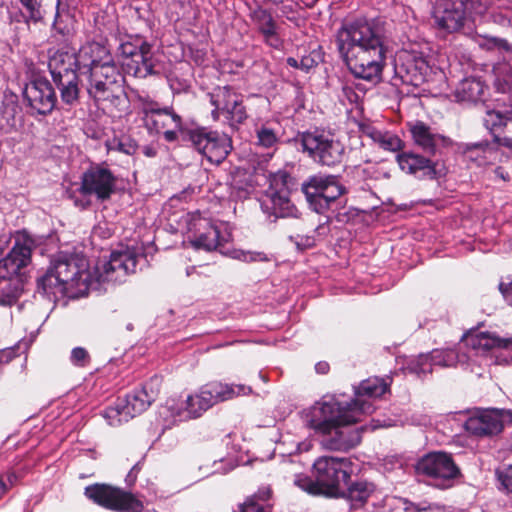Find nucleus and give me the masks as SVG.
Wrapping results in <instances>:
<instances>
[{
    "label": "nucleus",
    "instance_id": "obj_1",
    "mask_svg": "<svg viewBox=\"0 0 512 512\" xmlns=\"http://www.w3.org/2000/svg\"><path fill=\"white\" fill-rule=\"evenodd\" d=\"M334 43L339 58L355 78L375 84L382 81L389 41L380 21L346 19L336 30Z\"/></svg>",
    "mask_w": 512,
    "mask_h": 512
},
{
    "label": "nucleus",
    "instance_id": "obj_2",
    "mask_svg": "<svg viewBox=\"0 0 512 512\" xmlns=\"http://www.w3.org/2000/svg\"><path fill=\"white\" fill-rule=\"evenodd\" d=\"M7 241L0 239V255L3 253ZM37 241L27 231L18 232L10 252L0 259V305L10 306L18 297L19 280L22 270L31 263L32 251Z\"/></svg>",
    "mask_w": 512,
    "mask_h": 512
},
{
    "label": "nucleus",
    "instance_id": "obj_3",
    "mask_svg": "<svg viewBox=\"0 0 512 512\" xmlns=\"http://www.w3.org/2000/svg\"><path fill=\"white\" fill-rule=\"evenodd\" d=\"M365 412V404L358 399L341 403L331 398L312 407L309 427L323 435L331 434L336 428L357 423Z\"/></svg>",
    "mask_w": 512,
    "mask_h": 512
},
{
    "label": "nucleus",
    "instance_id": "obj_4",
    "mask_svg": "<svg viewBox=\"0 0 512 512\" xmlns=\"http://www.w3.org/2000/svg\"><path fill=\"white\" fill-rule=\"evenodd\" d=\"M86 79V90L95 104L118 105L124 94L123 80L117 65H101L81 74Z\"/></svg>",
    "mask_w": 512,
    "mask_h": 512
},
{
    "label": "nucleus",
    "instance_id": "obj_5",
    "mask_svg": "<svg viewBox=\"0 0 512 512\" xmlns=\"http://www.w3.org/2000/svg\"><path fill=\"white\" fill-rule=\"evenodd\" d=\"M117 53L125 60L122 65L127 74L140 79L158 74L152 57V44L144 36L125 35L120 39Z\"/></svg>",
    "mask_w": 512,
    "mask_h": 512
},
{
    "label": "nucleus",
    "instance_id": "obj_6",
    "mask_svg": "<svg viewBox=\"0 0 512 512\" xmlns=\"http://www.w3.org/2000/svg\"><path fill=\"white\" fill-rule=\"evenodd\" d=\"M301 191L309 207L318 214L326 213L344 194L346 187L340 182V176L332 174H314L302 184Z\"/></svg>",
    "mask_w": 512,
    "mask_h": 512
},
{
    "label": "nucleus",
    "instance_id": "obj_7",
    "mask_svg": "<svg viewBox=\"0 0 512 512\" xmlns=\"http://www.w3.org/2000/svg\"><path fill=\"white\" fill-rule=\"evenodd\" d=\"M352 473L348 458L322 456L313 464V475L318 481L321 495L338 496L347 486Z\"/></svg>",
    "mask_w": 512,
    "mask_h": 512
},
{
    "label": "nucleus",
    "instance_id": "obj_8",
    "mask_svg": "<svg viewBox=\"0 0 512 512\" xmlns=\"http://www.w3.org/2000/svg\"><path fill=\"white\" fill-rule=\"evenodd\" d=\"M141 113L145 127L155 133L163 132L167 142L178 139V131L184 132L182 117L172 106L161 107L160 104L149 97H140Z\"/></svg>",
    "mask_w": 512,
    "mask_h": 512
},
{
    "label": "nucleus",
    "instance_id": "obj_9",
    "mask_svg": "<svg viewBox=\"0 0 512 512\" xmlns=\"http://www.w3.org/2000/svg\"><path fill=\"white\" fill-rule=\"evenodd\" d=\"M303 152L321 165L334 167L343 160L345 147L331 135L321 131H306L299 135Z\"/></svg>",
    "mask_w": 512,
    "mask_h": 512
},
{
    "label": "nucleus",
    "instance_id": "obj_10",
    "mask_svg": "<svg viewBox=\"0 0 512 512\" xmlns=\"http://www.w3.org/2000/svg\"><path fill=\"white\" fill-rule=\"evenodd\" d=\"M193 147L213 164L220 165L233 149L232 138L226 133L197 127L185 130Z\"/></svg>",
    "mask_w": 512,
    "mask_h": 512
},
{
    "label": "nucleus",
    "instance_id": "obj_11",
    "mask_svg": "<svg viewBox=\"0 0 512 512\" xmlns=\"http://www.w3.org/2000/svg\"><path fill=\"white\" fill-rule=\"evenodd\" d=\"M512 424V410L502 408H476L464 423L465 431L477 438H492Z\"/></svg>",
    "mask_w": 512,
    "mask_h": 512
},
{
    "label": "nucleus",
    "instance_id": "obj_12",
    "mask_svg": "<svg viewBox=\"0 0 512 512\" xmlns=\"http://www.w3.org/2000/svg\"><path fill=\"white\" fill-rule=\"evenodd\" d=\"M52 271L56 272L68 290L74 294H85L91 285L89 263L85 257L61 255L51 262Z\"/></svg>",
    "mask_w": 512,
    "mask_h": 512
},
{
    "label": "nucleus",
    "instance_id": "obj_13",
    "mask_svg": "<svg viewBox=\"0 0 512 512\" xmlns=\"http://www.w3.org/2000/svg\"><path fill=\"white\" fill-rule=\"evenodd\" d=\"M418 475L426 476L435 481L436 486H446V483L460 475V469L455 464L451 454L446 452H431L420 458L415 466Z\"/></svg>",
    "mask_w": 512,
    "mask_h": 512
},
{
    "label": "nucleus",
    "instance_id": "obj_14",
    "mask_svg": "<svg viewBox=\"0 0 512 512\" xmlns=\"http://www.w3.org/2000/svg\"><path fill=\"white\" fill-rule=\"evenodd\" d=\"M116 181L110 169L92 165L82 174L79 191L82 195H94L99 201H107L115 192Z\"/></svg>",
    "mask_w": 512,
    "mask_h": 512
},
{
    "label": "nucleus",
    "instance_id": "obj_15",
    "mask_svg": "<svg viewBox=\"0 0 512 512\" xmlns=\"http://www.w3.org/2000/svg\"><path fill=\"white\" fill-rule=\"evenodd\" d=\"M290 180L291 176L285 171H280L273 175L271 186L281 184L282 187L270 193L269 203H262L263 211L269 216H274L273 221L277 218L297 217L298 209L289 198L287 186Z\"/></svg>",
    "mask_w": 512,
    "mask_h": 512
},
{
    "label": "nucleus",
    "instance_id": "obj_16",
    "mask_svg": "<svg viewBox=\"0 0 512 512\" xmlns=\"http://www.w3.org/2000/svg\"><path fill=\"white\" fill-rule=\"evenodd\" d=\"M499 145L512 149V110L508 111V119L504 124V129L495 134V140L492 142L483 140L476 143H467L463 147V153L481 166L487 164L489 158L497 153Z\"/></svg>",
    "mask_w": 512,
    "mask_h": 512
},
{
    "label": "nucleus",
    "instance_id": "obj_17",
    "mask_svg": "<svg viewBox=\"0 0 512 512\" xmlns=\"http://www.w3.org/2000/svg\"><path fill=\"white\" fill-rule=\"evenodd\" d=\"M430 66L426 58L415 52L403 51L395 62V74L403 84L419 87L426 81Z\"/></svg>",
    "mask_w": 512,
    "mask_h": 512
},
{
    "label": "nucleus",
    "instance_id": "obj_18",
    "mask_svg": "<svg viewBox=\"0 0 512 512\" xmlns=\"http://www.w3.org/2000/svg\"><path fill=\"white\" fill-rule=\"evenodd\" d=\"M138 257L135 251L125 249L113 251L108 262L98 269V282H123L124 278L135 273Z\"/></svg>",
    "mask_w": 512,
    "mask_h": 512
},
{
    "label": "nucleus",
    "instance_id": "obj_19",
    "mask_svg": "<svg viewBox=\"0 0 512 512\" xmlns=\"http://www.w3.org/2000/svg\"><path fill=\"white\" fill-rule=\"evenodd\" d=\"M28 106L40 115L50 114L57 105V96L53 85L43 77L36 78L28 83L23 91Z\"/></svg>",
    "mask_w": 512,
    "mask_h": 512
},
{
    "label": "nucleus",
    "instance_id": "obj_20",
    "mask_svg": "<svg viewBox=\"0 0 512 512\" xmlns=\"http://www.w3.org/2000/svg\"><path fill=\"white\" fill-rule=\"evenodd\" d=\"M433 27L437 34L446 37L459 33L466 23L464 3L447 2L443 7H437L432 12Z\"/></svg>",
    "mask_w": 512,
    "mask_h": 512
},
{
    "label": "nucleus",
    "instance_id": "obj_21",
    "mask_svg": "<svg viewBox=\"0 0 512 512\" xmlns=\"http://www.w3.org/2000/svg\"><path fill=\"white\" fill-rule=\"evenodd\" d=\"M249 19L257 32L262 36L265 44L273 48H280L282 41L278 30L279 25L274 18L272 11L256 3L249 7Z\"/></svg>",
    "mask_w": 512,
    "mask_h": 512
},
{
    "label": "nucleus",
    "instance_id": "obj_22",
    "mask_svg": "<svg viewBox=\"0 0 512 512\" xmlns=\"http://www.w3.org/2000/svg\"><path fill=\"white\" fill-rule=\"evenodd\" d=\"M160 393V379L153 377L145 382L140 389L126 395L125 399H121L126 409L125 415L135 417L146 411L148 407L157 399Z\"/></svg>",
    "mask_w": 512,
    "mask_h": 512
},
{
    "label": "nucleus",
    "instance_id": "obj_23",
    "mask_svg": "<svg viewBox=\"0 0 512 512\" xmlns=\"http://www.w3.org/2000/svg\"><path fill=\"white\" fill-rule=\"evenodd\" d=\"M76 59L80 74L87 73L96 66L115 65L109 47L104 42L95 40L83 44L76 53Z\"/></svg>",
    "mask_w": 512,
    "mask_h": 512
},
{
    "label": "nucleus",
    "instance_id": "obj_24",
    "mask_svg": "<svg viewBox=\"0 0 512 512\" xmlns=\"http://www.w3.org/2000/svg\"><path fill=\"white\" fill-rule=\"evenodd\" d=\"M190 243L195 249L212 251L220 245V230L207 218H193L189 223Z\"/></svg>",
    "mask_w": 512,
    "mask_h": 512
},
{
    "label": "nucleus",
    "instance_id": "obj_25",
    "mask_svg": "<svg viewBox=\"0 0 512 512\" xmlns=\"http://www.w3.org/2000/svg\"><path fill=\"white\" fill-rule=\"evenodd\" d=\"M400 169L417 178L437 179V163L430 156H423L415 152H401L396 156Z\"/></svg>",
    "mask_w": 512,
    "mask_h": 512
},
{
    "label": "nucleus",
    "instance_id": "obj_26",
    "mask_svg": "<svg viewBox=\"0 0 512 512\" xmlns=\"http://www.w3.org/2000/svg\"><path fill=\"white\" fill-rule=\"evenodd\" d=\"M462 340L468 347L483 354L494 350L512 349V337H501L496 332L469 330Z\"/></svg>",
    "mask_w": 512,
    "mask_h": 512
},
{
    "label": "nucleus",
    "instance_id": "obj_27",
    "mask_svg": "<svg viewBox=\"0 0 512 512\" xmlns=\"http://www.w3.org/2000/svg\"><path fill=\"white\" fill-rule=\"evenodd\" d=\"M48 69L51 78L56 79H79L77 71L79 64L76 53L73 50H57L48 61Z\"/></svg>",
    "mask_w": 512,
    "mask_h": 512
},
{
    "label": "nucleus",
    "instance_id": "obj_28",
    "mask_svg": "<svg viewBox=\"0 0 512 512\" xmlns=\"http://www.w3.org/2000/svg\"><path fill=\"white\" fill-rule=\"evenodd\" d=\"M202 394L206 396L210 406L220 402L228 401L240 395H249L251 387L243 384H227L219 381L209 382L201 387Z\"/></svg>",
    "mask_w": 512,
    "mask_h": 512
},
{
    "label": "nucleus",
    "instance_id": "obj_29",
    "mask_svg": "<svg viewBox=\"0 0 512 512\" xmlns=\"http://www.w3.org/2000/svg\"><path fill=\"white\" fill-rule=\"evenodd\" d=\"M364 427L356 429H334V434H328L329 437L325 439V447L329 450L335 451H348L358 444H360L362 436L361 432Z\"/></svg>",
    "mask_w": 512,
    "mask_h": 512
},
{
    "label": "nucleus",
    "instance_id": "obj_30",
    "mask_svg": "<svg viewBox=\"0 0 512 512\" xmlns=\"http://www.w3.org/2000/svg\"><path fill=\"white\" fill-rule=\"evenodd\" d=\"M487 86L477 77H467L458 83L453 95L457 102L477 103L483 101Z\"/></svg>",
    "mask_w": 512,
    "mask_h": 512
},
{
    "label": "nucleus",
    "instance_id": "obj_31",
    "mask_svg": "<svg viewBox=\"0 0 512 512\" xmlns=\"http://www.w3.org/2000/svg\"><path fill=\"white\" fill-rule=\"evenodd\" d=\"M120 489L105 483H95L85 487L84 495L93 503L112 511Z\"/></svg>",
    "mask_w": 512,
    "mask_h": 512
},
{
    "label": "nucleus",
    "instance_id": "obj_32",
    "mask_svg": "<svg viewBox=\"0 0 512 512\" xmlns=\"http://www.w3.org/2000/svg\"><path fill=\"white\" fill-rule=\"evenodd\" d=\"M409 132L411 133L414 143L427 155H435L436 146L440 136L433 133L426 123L423 121H416L413 124H409Z\"/></svg>",
    "mask_w": 512,
    "mask_h": 512
},
{
    "label": "nucleus",
    "instance_id": "obj_33",
    "mask_svg": "<svg viewBox=\"0 0 512 512\" xmlns=\"http://www.w3.org/2000/svg\"><path fill=\"white\" fill-rule=\"evenodd\" d=\"M37 292L48 298L57 297V295H70V291L58 277L57 273L52 271L51 265L44 275L37 279Z\"/></svg>",
    "mask_w": 512,
    "mask_h": 512
},
{
    "label": "nucleus",
    "instance_id": "obj_34",
    "mask_svg": "<svg viewBox=\"0 0 512 512\" xmlns=\"http://www.w3.org/2000/svg\"><path fill=\"white\" fill-rule=\"evenodd\" d=\"M388 389V384L384 379L379 377L368 378L363 380L355 390L356 399L361 403L360 397L377 398L381 397ZM364 404H366L364 402ZM370 408V405H365L366 411Z\"/></svg>",
    "mask_w": 512,
    "mask_h": 512
},
{
    "label": "nucleus",
    "instance_id": "obj_35",
    "mask_svg": "<svg viewBox=\"0 0 512 512\" xmlns=\"http://www.w3.org/2000/svg\"><path fill=\"white\" fill-rule=\"evenodd\" d=\"M52 82L60 93L61 102L69 107H73L79 102V79H56Z\"/></svg>",
    "mask_w": 512,
    "mask_h": 512
},
{
    "label": "nucleus",
    "instance_id": "obj_36",
    "mask_svg": "<svg viewBox=\"0 0 512 512\" xmlns=\"http://www.w3.org/2000/svg\"><path fill=\"white\" fill-rule=\"evenodd\" d=\"M345 488L349 499L358 506L364 505L375 490L374 484L366 480L355 481L350 485L347 483Z\"/></svg>",
    "mask_w": 512,
    "mask_h": 512
},
{
    "label": "nucleus",
    "instance_id": "obj_37",
    "mask_svg": "<svg viewBox=\"0 0 512 512\" xmlns=\"http://www.w3.org/2000/svg\"><path fill=\"white\" fill-rule=\"evenodd\" d=\"M207 398L202 394V389H199V392L195 395H189L185 401V407L183 410L185 419H193L200 417L205 411L211 408ZM179 413V415H181Z\"/></svg>",
    "mask_w": 512,
    "mask_h": 512
},
{
    "label": "nucleus",
    "instance_id": "obj_38",
    "mask_svg": "<svg viewBox=\"0 0 512 512\" xmlns=\"http://www.w3.org/2000/svg\"><path fill=\"white\" fill-rule=\"evenodd\" d=\"M238 96L239 94L229 85L218 86L209 94L211 105L216 108H221L222 114L228 110Z\"/></svg>",
    "mask_w": 512,
    "mask_h": 512
},
{
    "label": "nucleus",
    "instance_id": "obj_39",
    "mask_svg": "<svg viewBox=\"0 0 512 512\" xmlns=\"http://www.w3.org/2000/svg\"><path fill=\"white\" fill-rule=\"evenodd\" d=\"M144 504L134 494L120 489L112 511L115 512H143Z\"/></svg>",
    "mask_w": 512,
    "mask_h": 512
},
{
    "label": "nucleus",
    "instance_id": "obj_40",
    "mask_svg": "<svg viewBox=\"0 0 512 512\" xmlns=\"http://www.w3.org/2000/svg\"><path fill=\"white\" fill-rule=\"evenodd\" d=\"M25 9V13H21L25 24L29 27L30 23L42 22L45 17V9L43 0H18Z\"/></svg>",
    "mask_w": 512,
    "mask_h": 512
},
{
    "label": "nucleus",
    "instance_id": "obj_41",
    "mask_svg": "<svg viewBox=\"0 0 512 512\" xmlns=\"http://www.w3.org/2000/svg\"><path fill=\"white\" fill-rule=\"evenodd\" d=\"M479 47L485 51H497L500 54H511L512 44L505 38L485 35L479 42Z\"/></svg>",
    "mask_w": 512,
    "mask_h": 512
},
{
    "label": "nucleus",
    "instance_id": "obj_42",
    "mask_svg": "<svg viewBox=\"0 0 512 512\" xmlns=\"http://www.w3.org/2000/svg\"><path fill=\"white\" fill-rule=\"evenodd\" d=\"M125 414L126 409L123 402H121V399H118L114 406L107 407L103 412V416L110 426H119L132 419L130 415Z\"/></svg>",
    "mask_w": 512,
    "mask_h": 512
},
{
    "label": "nucleus",
    "instance_id": "obj_43",
    "mask_svg": "<svg viewBox=\"0 0 512 512\" xmlns=\"http://www.w3.org/2000/svg\"><path fill=\"white\" fill-rule=\"evenodd\" d=\"M108 150H114L126 155H134L138 150V143L130 136L114 137L106 142Z\"/></svg>",
    "mask_w": 512,
    "mask_h": 512
},
{
    "label": "nucleus",
    "instance_id": "obj_44",
    "mask_svg": "<svg viewBox=\"0 0 512 512\" xmlns=\"http://www.w3.org/2000/svg\"><path fill=\"white\" fill-rule=\"evenodd\" d=\"M508 119V111L506 113H501L496 110H489L486 112V116L484 118L485 126L492 132L493 136L503 131L504 124Z\"/></svg>",
    "mask_w": 512,
    "mask_h": 512
},
{
    "label": "nucleus",
    "instance_id": "obj_45",
    "mask_svg": "<svg viewBox=\"0 0 512 512\" xmlns=\"http://www.w3.org/2000/svg\"><path fill=\"white\" fill-rule=\"evenodd\" d=\"M375 143L382 149L397 152L404 147V142L396 135L389 131H380Z\"/></svg>",
    "mask_w": 512,
    "mask_h": 512
},
{
    "label": "nucleus",
    "instance_id": "obj_46",
    "mask_svg": "<svg viewBox=\"0 0 512 512\" xmlns=\"http://www.w3.org/2000/svg\"><path fill=\"white\" fill-rule=\"evenodd\" d=\"M223 114L226 115V118L232 125L242 124L245 122V120L248 118V115L240 95L235 98L228 110H226Z\"/></svg>",
    "mask_w": 512,
    "mask_h": 512
},
{
    "label": "nucleus",
    "instance_id": "obj_47",
    "mask_svg": "<svg viewBox=\"0 0 512 512\" xmlns=\"http://www.w3.org/2000/svg\"><path fill=\"white\" fill-rule=\"evenodd\" d=\"M258 144L265 147L271 148L278 142V137L275 131L266 126H262L256 130Z\"/></svg>",
    "mask_w": 512,
    "mask_h": 512
},
{
    "label": "nucleus",
    "instance_id": "obj_48",
    "mask_svg": "<svg viewBox=\"0 0 512 512\" xmlns=\"http://www.w3.org/2000/svg\"><path fill=\"white\" fill-rule=\"evenodd\" d=\"M280 12L281 14L290 22L297 23L299 20V10L302 9V7L299 5V3L293 1V0H285L283 3L280 4Z\"/></svg>",
    "mask_w": 512,
    "mask_h": 512
},
{
    "label": "nucleus",
    "instance_id": "obj_49",
    "mask_svg": "<svg viewBox=\"0 0 512 512\" xmlns=\"http://www.w3.org/2000/svg\"><path fill=\"white\" fill-rule=\"evenodd\" d=\"M294 483L296 486L311 495H321L322 490H320L316 478L313 480L309 476H297Z\"/></svg>",
    "mask_w": 512,
    "mask_h": 512
},
{
    "label": "nucleus",
    "instance_id": "obj_50",
    "mask_svg": "<svg viewBox=\"0 0 512 512\" xmlns=\"http://www.w3.org/2000/svg\"><path fill=\"white\" fill-rule=\"evenodd\" d=\"M409 369L417 375L430 373L431 363L427 355H419L416 359L411 360Z\"/></svg>",
    "mask_w": 512,
    "mask_h": 512
},
{
    "label": "nucleus",
    "instance_id": "obj_51",
    "mask_svg": "<svg viewBox=\"0 0 512 512\" xmlns=\"http://www.w3.org/2000/svg\"><path fill=\"white\" fill-rule=\"evenodd\" d=\"M9 98L11 100L4 102V104H3V114H4V118H5V123L1 122V124H0L1 127L12 125L14 115L17 112L18 106H17L16 101H14V99L17 98V96L12 94Z\"/></svg>",
    "mask_w": 512,
    "mask_h": 512
},
{
    "label": "nucleus",
    "instance_id": "obj_52",
    "mask_svg": "<svg viewBox=\"0 0 512 512\" xmlns=\"http://www.w3.org/2000/svg\"><path fill=\"white\" fill-rule=\"evenodd\" d=\"M286 63L292 68L301 69L305 72H308L312 67L316 65L315 60L310 56H304L300 60L294 57H288Z\"/></svg>",
    "mask_w": 512,
    "mask_h": 512
},
{
    "label": "nucleus",
    "instance_id": "obj_53",
    "mask_svg": "<svg viewBox=\"0 0 512 512\" xmlns=\"http://www.w3.org/2000/svg\"><path fill=\"white\" fill-rule=\"evenodd\" d=\"M498 290L505 302L512 307V273L501 279Z\"/></svg>",
    "mask_w": 512,
    "mask_h": 512
},
{
    "label": "nucleus",
    "instance_id": "obj_54",
    "mask_svg": "<svg viewBox=\"0 0 512 512\" xmlns=\"http://www.w3.org/2000/svg\"><path fill=\"white\" fill-rule=\"evenodd\" d=\"M71 361L74 365L85 367L90 362V356L83 347H76L71 352Z\"/></svg>",
    "mask_w": 512,
    "mask_h": 512
},
{
    "label": "nucleus",
    "instance_id": "obj_55",
    "mask_svg": "<svg viewBox=\"0 0 512 512\" xmlns=\"http://www.w3.org/2000/svg\"><path fill=\"white\" fill-rule=\"evenodd\" d=\"M18 481V477L14 472H8L0 475V498L12 488Z\"/></svg>",
    "mask_w": 512,
    "mask_h": 512
},
{
    "label": "nucleus",
    "instance_id": "obj_56",
    "mask_svg": "<svg viewBox=\"0 0 512 512\" xmlns=\"http://www.w3.org/2000/svg\"><path fill=\"white\" fill-rule=\"evenodd\" d=\"M60 5H61V0H57L56 13H55V18H54L52 27H53L54 31L61 34L62 36H67V35H69L70 30L66 25L62 24L60 12H59Z\"/></svg>",
    "mask_w": 512,
    "mask_h": 512
},
{
    "label": "nucleus",
    "instance_id": "obj_57",
    "mask_svg": "<svg viewBox=\"0 0 512 512\" xmlns=\"http://www.w3.org/2000/svg\"><path fill=\"white\" fill-rule=\"evenodd\" d=\"M239 508L240 512H264L263 506L258 504L254 497H248Z\"/></svg>",
    "mask_w": 512,
    "mask_h": 512
},
{
    "label": "nucleus",
    "instance_id": "obj_58",
    "mask_svg": "<svg viewBox=\"0 0 512 512\" xmlns=\"http://www.w3.org/2000/svg\"><path fill=\"white\" fill-rule=\"evenodd\" d=\"M359 129L364 135L371 138L373 142L376 141L379 136V132L381 131L369 123H360Z\"/></svg>",
    "mask_w": 512,
    "mask_h": 512
},
{
    "label": "nucleus",
    "instance_id": "obj_59",
    "mask_svg": "<svg viewBox=\"0 0 512 512\" xmlns=\"http://www.w3.org/2000/svg\"><path fill=\"white\" fill-rule=\"evenodd\" d=\"M17 356L16 349L14 347H8L0 349V366L8 364Z\"/></svg>",
    "mask_w": 512,
    "mask_h": 512
},
{
    "label": "nucleus",
    "instance_id": "obj_60",
    "mask_svg": "<svg viewBox=\"0 0 512 512\" xmlns=\"http://www.w3.org/2000/svg\"><path fill=\"white\" fill-rule=\"evenodd\" d=\"M272 496V489L270 486H264L258 489V491L252 496L255 500L267 501Z\"/></svg>",
    "mask_w": 512,
    "mask_h": 512
},
{
    "label": "nucleus",
    "instance_id": "obj_61",
    "mask_svg": "<svg viewBox=\"0 0 512 512\" xmlns=\"http://www.w3.org/2000/svg\"><path fill=\"white\" fill-rule=\"evenodd\" d=\"M501 482L508 492L512 493V465L500 476Z\"/></svg>",
    "mask_w": 512,
    "mask_h": 512
},
{
    "label": "nucleus",
    "instance_id": "obj_62",
    "mask_svg": "<svg viewBox=\"0 0 512 512\" xmlns=\"http://www.w3.org/2000/svg\"><path fill=\"white\" fill-rule=\"evenodd\" d=\"M315 371L318 374L325 375V374H327L330 371V365L326 361H319L315 365Z\"/></svg>",
    "mask_w": 512,
    "mask_h": 512
},
{
    "label": "nucleus",
    "instance_id": "obj_63",
    "mask_svg": "<svg viewBox=\"0 0 512 512\" xmlns=\"http://www.w3.org/2000/svg\"><path fill=\"white\" fill-rule=\"evenodd\" d=\"M142 152L145 156L150 158L157 155V150L151 145L144 146Z\"/></svg>",
    "mask_w": 512,
    "mask_h": 512
},
{
    "label": "nucleus",
    "instance_id": "obj_64",
    "mask_svg": "<svg viewBox=\"0 0 512 512\" xmlns=\"http://www.w3.org/2000/svg\"><path fill=\"white\" fill-rule=\"evenodd\" d=\"M415 512H442V511L438 507L428 506V507H423V508L416 507Z\"/></svg>",
    "mask_w": 512,
    "mask_h": 512
}]
</instances>
